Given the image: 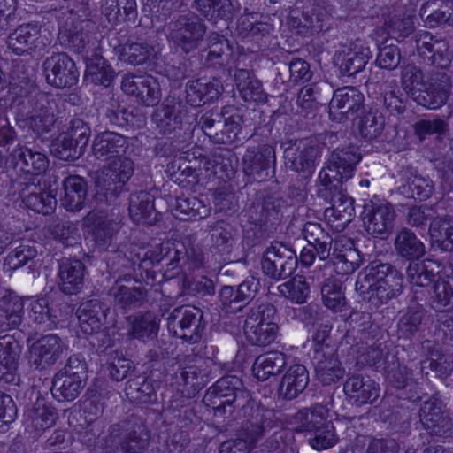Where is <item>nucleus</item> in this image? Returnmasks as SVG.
I'll return each instance as SVG.
<instances>
[{"mask_svg":"<svg viewBox=\"0 0 453 453\" xmlns=\"http://www.w3.org/2000/svg\"><path fill=\"white\" fill-rule=\"evenodd\" d=\"M403 289L402 274L389 264L373 262L358 273L356 280V290L359 296L374 307L396 298Z\"/></svg>","mask_w":453,"mask_h":453,"instance_id":"1","label":"nucleus"},{"mask_svg":"<svg viewBox=\"0 0 453 453\" xmlns=\"http://www.w3.org/2000/svg\"><path fill=\"white\" fill-rule=\"evenodd\" d=\"M242 381L235 376H225L211 387L204 401L214 410L215 415L232 413L236 408L256 409L250 401V393L242 388Z\"/></svg>","mask_w":453,"mask_h":453,"instance_id":"2","label":"nucleus"},{"mask_svg":"<svg viewBox=\"0 0 453 453\" xmlns=\"http://www.w3.org/2000/svg\"><path fill=\"white\" fill-rule=\"evenodd\" d=\"M273 412L264 407L257 406L245 421L242 422L233 441L222 443L221 453H249L264 437L267 429L273 426Z\"/></svg>","mask_w":453,"mask_h":453,"instance_id":"3","label":"nucleus"},{"mask_svg":"<svg viewBox=\"0 0 453 453\" xmlns=\"http://www.w3.org/2000/svg\"><path fill=\"white\" fill-rule=\"evenodd\" d=\"M275 317L276 308L272 303H264L251 307L243 325L247 341L260 347L273 342L278 333Z\"/></svg>","mask_w":453,"mask_h":453,"instance_id":"4","label":"nucleus"},{"mask_svg":"<svg viewBox=\"0 0 453 453\" xmlns=\"http://www.w3.org/2000/svg\"><path fill=\"white\" fill-rule=\"evenodd\" d=\"M149 437L141 421L113 424L108 429L105 453H142L148 445Z\"/></svg>","mask_w":453,"mask_h":453,"instance_id":"5","label":"nucleus"},{"mask_svg":"<svg viewBox=\"0 0 453 453\" xmlns=\"http://www.w3.org/2000/svg\"><path fill=\"white\" fill-rule=\"evenodd\" d=\"M361 160L357 147L348 145L334 150L326 166L319 173V183L331 188H336L353 176L356 165Z\"/></svg>","mask_w":453,"mask_h":453,"instance_id":"6","label":"nucleus"},{"mask_svg":"<svg viewBox=\"0 0 453 453\" xmlns=\"http://www.w3.org/2000/svg\"><path fill=\"white\" fill-rule=\"evenodd\" d=\"M134 172L133 160L125 155L108 162L96 173L95 183L97 193L106 199L116 197Z\"/></svg>","mask_w":453,"mask_h":453,"instance_id":"7","label":"nucleus"},{"mask_svg":"<svg viewBox=\"0 0 453 453\" xmlns=\"http://www.w3.org/2000/svg\"><path fill=\"white\" fill-rule=\"evenodd\" d=\"M168 40L185 53L198 48L206 33L202 19L193 14L179 15L167 26Z\"/></svg>","mask_w":453,"mask_h":453,"instance_id":"8","label":"nucleus"},{"mask_svg":"<svg viewBox=\"0 0 453 453\" xmlns=\"http://www.w3.org/2000/svg\"><path fill=\"white\" fill-rule=\"evenodd\" d=\"M202 320L203 312L200 309L182 305L173 310L167 319V327L174 336L195 343L200 340L205 327Z\"/></svg>","mask_w":453,"mask_h":453,"instance_id":"9","label":"nucleus"},{"mask_svg":"<svg viewBox=\"0 0 453 453\" xmlns=\"http://www.w3.org/2000/svg\"><path fill=\"white\" fill-rule=\"evenodd\" d=\"M319 194L328 200L331 206L325 210V217L336 229L342 230L351 222L354 214V200L343 190L342 184L336 188L320 185Z\"/></svg>","mask_w":453,"mask_h":453,"instance_id":"10","label":"nucleus"},{"mask_svg":"<svg viewBox=\"0 0 453 453\" xmlns=\"http://www.w3.org/2000/svg\"><path fill=\"white\" fill-rule=\"evenodd\" d=\"M263 272L279 280L290 276L297 267V257L294 250L280 242H273L265 250L261 260Z\"/></svg>","mask_w":453,"mask_h":453,"instance_id":"11","label":"nucleus"},{"mask_svg":"<svg viewBox=\"0 0 453 453\" xmlns=\"http://www.w3.org/2000/svg\"><path fill=\"white\" fill-rule=\"evenodd\" d=\"M284 158L289 168L297 173H311L319 157L317 141L311 138L289 139L282 143Z\"/></svg>","mask_w":453,"mask_h":453,"instance_id":"12","label":"nucleus"},{"mask_svg":"<svg viewBox=\"0 0 453 453\" xmlns=\"http://www.w3.org/2000/svg\"><path fill=\"white\" fill-rule=\"evenodd\" d=\"M452 80L444 71L429 74L421 90L413 93L418 104L428 109H438L444 105L451 93Z\"/></svg>","mask_w":453,"mask_h":453,"instance_id":"13","label":"nucleus"},{"mask_svg":"<svg viewBox=\"0 0 453 453\" xmlns=\"http://www.w3.org/2000/svg\"><path fill=\"white\" fill-rule=\"evenodd\" d=\"M172 245V249L167 247V256L169 257L167 271L176 270V272H173L171 277L176 276L180 273L188 275L203 265V253L198 244L191 242L190 240H186Z\"/></svg>","mask_w":453,"mask_h":453,"instance_id":"14","label":"nucleus"},{"mask_svg":"<svg viewBox=\"0 0 453 453\" xmlns=\"http://www.w3.org/2000/svg\"><path fill=\"white\" fill-rule=\"evenodd\" d=\"M395 211L388 202H374L365 205L363 222L365 231L384 239L393 229Z\"/></svg>","mask_w":453,"mask_h":453,"instance_id":"15","label":"nucleus"},{"mask_svg":"<svg viewBox=\"0 0 453 453\" xmlns=\"http://www.w3.org/2000/svg\"><path fill=\"white\" fill-rule=\"evenodd\" d=\"M43 70L49 84L58 88L74 85L79 72L74 61L66 53H56L43 62Z\"/></svg>","mask_w":453,"mask_h":453,"instance_id":"16","label":"nucleus"},{"mask_svg":"<svg viewBox=\"0 0 453 453\" xmlns=\"http://www.w3.org/2000/svg\"><path fill=\"white\" fill-rule=\"evenodd\" d=\"M364 95L355 87L336 89L329 104V117L342 122L354 117L364 106Z\"/></svg>","mask_w":453,"mask_h":453,"instance_id":"17","label":"nucleus"},{"mask_svg":"<svg viewBox=\"0 0 453 453\" xmlns=\"http://www.w3.org/2000/svg\"><path fill=\"white\" fill-rule=\"evenodd\" d=\"M47 42L42 39L41 26L37 23L19 25L7 39L8 48L16 55L22 56L42 50Z\"/></svg>","mask_w":453,"mask_h":453,"instance_id":"18","label":"nucleus"},{"mask_svg":"<svg viewBox=\"0 0 453 453\" xmlns=\"http://www.w3.org/2000/svg\"><path fill=\"white\" fill-rule=\"evenodd\" d=\"M121 89L126 94L134 96L137 102L145 106L157 105L161 99L159 82L151 75H125Z\"/></svg>","mask_w":453,"mask_h":453,"instance_id":"19","label":"nucleus"},{"mask_svg":"<svg viewBox=\"0 0 453 453\" xmlns=\"http://www.w3.org/2000/svg\"><path fill=\"white\" fill-rule=\"evenodd\" d=\"M63 349L64 343L57 334L44 335L30 344L29 362L35 369H47L58 360Z\"/></svg>","mask_w":453,"mask_h":453,"instance_id":"20","label":"nucleus"},{"mask_svg":"<svg viewBox=\"0 0 453 453\" xmlns=\"http://www.w3.org/2000/svg\"><path fill=\"white\" fill-rule=\"evenodd\" d=\"M313 362L316 378L323 385L335 383L345 374L333 347L321 346L314 350Z\"/></svg>","mask_w":453,"mask_h":453,"instance_id":"21","label":"nucleus"},{"mask_svg":"<svg viewBox=\"0 0 453 453\" xmlns=\"http://www.w3.org/2000/svg\"><path fill=\"white\" fill-rule=\"evenodd\" d=\"M128 149L127 137L115 132H102L96 135L92 143L94 157L102 162H110L124 156Z\"/></svg>","mask_w":453,"mask_h":453,"instance_id":"22","label":"nucleus"},{"mask_svg":"<svg viewBox=\"0 0 453 453\" xmlns=\"http://www.w3.org/2000/svg\"><path fill=\"white\" fill-rule=\"evenodd\" d=\"M58 418V413L52 405L42 397H38L33 405L26 411V428L34 437L41 435L52 427Z\"/></svg>","mask_w":453,"mask_h":453,"instance_id":"23","label":"nucleus"},{"mask_svg":"<svg viewBox=\"0 0 453 453\" xmlns=\"http://www.w3.org/2000/svg\"><path fill=\"white\" fill-rule=\"evenodd\" d=\"M334 270L338 274H349L360 265L361 259L354 243L345 236L333 240L331 254Z\"/></svg>","mask_w":453,"mask_h":453,"instance_id":"24","label":"nucleus"},{"mask_svg":"<svg viewBox=\"0 0 453 453\" xmlns=\"http://www.w3.org/2000/svg\"><path fill=\"white\" fill-rule=\"evenodd\" d=\"M418 418L423 427L431 434H438L450 426L449 418L444 410V405L437 398H430L421 403Z\"/></svg>","mask_w":453,"mask_h":453,"instance_id":"25","label":"nucleus"},{"mask_svg":"<svg viewBox=\"0 0 453 453\" xmlns=\"http://www.w3.org/2000/svg\"><path fill=\"white\" fill-rule=\"evenodd\" d=\"M343 390L350 402L357 405L372 403L380 396V387L372 380L352 375L344 383Z\"/></svg>","mask_w":453,"mask_h":453,"instance_id":"26","label":"nucleus"},{"mask_svg":"<svg viewBox=\"0 0 453 453\" xmlns=\"http://www.w3.org/2000/svg\"><path fill=\"white\" fill-rule=\"evenodd\" d=\"M370 57L371 52L368 47L355 42L338 52L335 56V63L342 75L350 77L364 70Z\"/></svg>","mask_w":453,"mask_h":453,"instance_id":"27","label":"nucleus"},{"mask_svg":"<svg viewBox=\"0 0 453 453\" xmlns=\"http://www.w3.org/2000/svg\"><path fill=\"white\" fill-rule=\"evenodd\" d=\"M109 308L97 299H91L81 304L78 320L81 330L86 334L100 333L106 323Z\"/></svg>","mask_w":453,"mask_h":453,"instance_id":"28","label":"nucleus"},{"mask_svg":"<svg viewBox=\"0 0 453 453\" xmlns=\"http://www.w3.org/2000/svg\"><path fill=\"white\" fill-rule=\"evenodd\" d=\"M274 148L268 144L261 145L257 150H247L242 157V168L246 175L264 178L271 164H275Z\"/></svg>","mask_w":453,"mask_h":453,"instance_id":"29","label":"nucleus"},{"mask_svg":"<svg viewBox=\"0 0 453 453\" xmlns=\"http://www.w3.org/2000/svg\"><path fill=\"white\" fill-rule=\"evenodd\" d=\"M222 91L223 85L219 80L201 78L187 83L186 98L190 105L197 107L218 98Z\"/></svg>","mask_w":453,"mask_h":453,"instance_id":"30","label":"nucleus"},{"mask_svg":"<svg viewBox=\"0 0 453 453\" xmlns=\"http://www.w3.org/2000/svg\"><path fill=\"white\" fill-rule=\"evenodd\" d=\"M85 266L78 259L64 258L58 266V286L67 295L78 293L83 287Z\"/></svg>","mask_w":453,"mask_h":453,"instance_id":"31","label":"nucleus"},{"mask_svg":"<svg viewBox=\"0 0 453 453\" xmlns=\"http://www.w3.org/2000/svg\"><path fill=\"white\" fill-rule=\"evenodd\" d=\"M419 15L430 28L453 26V0H427L422 4Z\"/></svg>","mask_w":453,"mask_h":453,"instance_id":"32","label":"nucleus"},{"mask_svg":"<svg viewBox=\"0 0 453 453\" xmlns=\"http://www.w3.org/2000/svg\"><path fill=\"white\" fill-rule=\"evenodd\" d=\"M62 189L61 205L67 211H79L85 206L88 185L83 178L78 175H70L65 178L62 182Z\"/></svg>","mask_w":453,"mask_h":453,"instance_id":"33","label":"nucleus"},{"mask_svg":"<svg viewBox=\"0 0 453 453\" xmlns=\"http://www.w3.org/2000/svg\"><path fill=\"white\" fill-rule=\"evenodd\" d=\"M24 303L22 299L13 291L6 290L0 298L2 332L14 329L22 320Z\"/></svg>","mask_w":453,"mask_h":453,"instance_id":"34","label":"nucleus"},{"mask_svg":"<svg viewBox=\"0 0 453 453\" xmlns=\"http://www.w3.org/2000/svg\"><path fill=\"white\" fill-rule=\"evenodd\" d=\"M236 88L245 102L265 103L267 95L262 82L246 69H237L234 74Z\"/></svg>","mask_w":453,"mask_h":453,"instance_id":"35","label":"nucleus"},{"mask_svg":"<svg viewBox=\"0 0 453 453\" xmlns=\"http://www.w3.org/2000/svg\"><path fill=\"white\" fill-rule=\"evenodd\" d=\"M19 354V345L12 337H0V381L14 380Z\"/></svg>","mask_w":453,"mask_h":453,"instance_id":"36","label":"nucleus"},{"mask_svg":"<svg viewBox=\"0 0 453 453\" xmlns=\"http://www.w3.org/2000/svg\"><path fill=\"white\" fill-rule=\"evenodd\" d=\"M129 215L137 224L152 225L157 220L154 198L146 191L134 192L129 197Z\"/></svg>","mask_w":453,"mask_h":453,"instance_id":"37","label":"nucleus"},{"mask_svg":"<svg viewBox=\"0 0 453 453\" xmlns=\"http://www.w3.org/2000/svg\"><path fill=\"white\" fill-rule=\"evenodd\" d=\"M12 156L17 165H19L22 171L28 173L41 174L49 166L47 156L35 147L19 146L13 150Z\"/></svg>","mask_w":453,"mask_h":453,"instance_id":"38","label":"nucleus"},{"mask_svg":"<svg viewBox=\"0 0 453 453\" xmlns=\"http://www.w3.org/2000/svg\"><path fill=\"white\" fill-rule=\"evenodd\" d=\"M309 382V374L304 365L295 364L284 374L279 392L285 399L292 400L302 393Z\"/></svg>","mask_w":453,"mask_h":453,"instance_id":"39","label":"nucleus"},{"mask_svg":"<svg viewBox=\"0 0 453 453\" xmlns=\"http://www.w3.org/2000/svg\"><path fill=\"white\" fill-rule=\"evenodd\" d=\"M127 335L133 339L145 340L157 335L159 328L157 316L150 311L136 313L127 318Z\"/></svg>","mask_w":453,"mask_h":453,"instance_id":"40","label":"nucleus"},{"mask_svg":"<svg viewBox=\"0 0 453 453\" xmlns=\"http://www.w3.org/2000/svg\"><path fill=\"white\" fill-rule=\"evenodd\" d=\"M441 273V265L431 259L411 263L406 270L407 279L414 288H426L435 281Z\"/></svg>","mask_w":453,"mask_h":453,"instance_id":"41","label":"nucleus"},{"mask_svg":"<svg viewBox=\"0 0 453 453\" xmlns=\"http://www.w3.org/2000/svg\"><path fill=\"white\" fill-rule=\"evenodd\" d=\"M302 233L320 260H326L330 257L333 238L319 223L307 222Z\"/></svg>","mask_w":453,"mask_h":453,"instance_id":"42","label":"nucleus"},{"mask_svg":"<svg viewBox=\"0 0 453 453\" xmlns=\"http://www.w3.org/2000/svg\"><path fill=\"white\" fill-rule=\"evenodd\" d=\"M286 365V356L281 352H269L258 356L253 364L254 376L259 380H266L278 375Z\"/></svg>","mask_w":453,"mask_h":453,"instance_id":"43","label":"nucleus"},{"mask_svg":"<svg viewBox=\"0 0 453 453\" xmlns=\"http://www.w3.org/2000/svg\"><path fill=\"white\" fill-rule=\"evenodd\" d=\"M85 383L80 380L57 372L50 388L52 396L58 402H71L76 399L83 389Z\"/></svg>","mask_w":453,"mask_h":453,"instance_id":"44","label":"nucleus"},{"mask_svg":"<svg viewBox=\"0 0 453 453\" xmlns=\"http://www.w3.org/2000/svg\"><path fill=\"white\" fill-rule=\"evenodd\" d=\"M55 103L43 96L32 111L28 119V125L36 134L48 133L55 123Z\"/></svg>","mask_w":453,"mask_h":453,"instance_id":"45","label":"nucleus"},{"mask_svg":"<svg viewBox=\"0 0 453 453\" xmlns=\"http://www.w3.org/2000/svg\"><path fill=\"white\" fill-rule=\"evenodd\" d=\"M297 432L312 433L327 421V410L322 404H314L300 410L295 416Z\"/></svg>","mask_w":453,"mask_h":453,"instance_id":"46","label":"nucleus"},{"mask_svg":"<svg viewBox=\"0 0 453 453\" xmlns=\"http://www.w3.org/2000/svg\"><path fill=\"white\" fill-rule=\"evenodd\" d=\"M102 12L112 25L130 20L136 15V1L104 0Z\"/></svg>","mask_w":453,"mask_h":453,"instance_id":"47","label":"nucleus"},{"mask_svg":"<svg viewBox=\"0 0 453 453\" xmlns=\"http://www.w3.org/2000/svg\"><path fill=\"white\" fill-rule=\"evenodd\" d=\"M395 249L399 256L407 259H418L425 254V246L408 228H403L395 238Z\"/></svg>","mask_w":453,"mask_h":453,"instance_id":"48","label":"nucleus"},{"mask_svg":"<svg viewBox=\"0 0 453 453\" xmlns=\"http://www.w3.org/2000/svg\"><path fill=\"white\" fill-rule=\"evenodd\" d=\"M173 211L181 220L201 219L210 214L211 207L196 196L178 197Z\"/></svg>","mask_w":453,"mask_h":453,"instance_id":"49","label":"nucleus"},{"mask_svg":"<svg viewBox=\"0 0 453 453\" xmlns=\"http://www.w3.org/2000/svg\"><path fill=\"white\" fill-rule=\"evenodd\" d=\"M29 317L36 324L42 325L46 329H52L58 325V311L46 298L32 300L29 303Z\"/></svg>","mask_w":453,"mask_h":453,"instance_id":"50","label":"nucleus"},{"mask_svg":"<svg viewBox=\"0 0 453 453\" xmlns=\"http://www.w3.org/2000/svg\"><path fill=\"white\" fill-rule=\"evenodd\" d=\"M431 306L436 311L453 308V276H438L433 287Z\"/></svg>","mask_w":453,"mask_h":453,"instance_id":"51","label":"nucleus"},{"mask_svg":"<svg viewBox=\"0 0 453 453\" xmlns=\"http://www.w3.org/2000/svg\"><path fill=\"white\" fill-rule=\"evenodd\" d=\"M116 304L122 308H136L141 306L146 298L142 288L127 287L116 282L110 290Z\"/></svg>","mask_w":453,"mask_h":453,"instance_id":"52","label":"nucleus"},{"mask_svg":"<svg viewBox=\"0 0 453 453\" xmlns=\"http://www.w3.org/2000/svg\"><path fill=\"white\" fill-rule=\"evenodd\" d=\"M157 51L148 42H132L123 46L120 59L132 65H139L156 58Z\"/></svg>","mask_w":453,"mask_h":453,"instance_id":"53","label":"nucleus"},{"mask_svg":"<svg viewBox=\"0 0 453 453\" xmlns=\"http://www.w3.org/2000/svg\"><path fill=\"white\" fill-rule=\"evenodd\" d=\"M114 75V70L103 57L94 55L88 59L85 77L91 82L108 87Z\"/></svg>","mask_w":453,"mask_h":453,"instance_id":"54","label":"nucleus"},{"mask_svg":"<svg viewBox=\"0 0 453 453\" xmlns=\"http://www.w3.org/2000/svg\"><path fill=\"white\" fill-rule=\"evenodd\" d=\"M157 382H152L144 376H137L127 384V394L142 403H153L157 401L156 393Z\"/></svg>","mask_w":453,"mask_h":453,"instance_id":"55","label":"nucleus"},{"mask_svg":"<svg viewBox=\"0 0 453 453\" xmlns=\"http://www.w3.org/2000/svg\"><path fill=\"white\" fill-rule=\"evenodd\" d=\"M23 203L34 211L49 214L55 209L57 199L51 191L41 190L35 187L34 190L24 195Z\"/></svg>","mask_w":453,"mask_h":453,"instance_id":"56","label":"nucleus"},{"mask_svg":"<svg viewBox=\"0 0 453 453\" xmlns=\"http://www.w3.org/2000/svg\"><path fill=\"white\" fill-rule=\"evenodd\" d=\"M230 47L227 40L216 33L208 36V49L205 62L208 65H224L227 63Z\"/></svg>","mask_w":453,"mask_h":453,"instance_id":"57","label":"nucleus"},{"mask_svg":"<svg viewBox=\"0 0 453 453\" xmlns=\"http://www.w3.org/2000/svg\"><path fill=\"white\" fill-rule=\"evenodd\" d=\"M103 424L100 421L89 422L81 433V441L93 453H105L108 433L102 434Z\"/></svg>","mask_w":453,"mask_h":453,"instance_id":"58","label":"nucleus"},{"mask_svg":"<svg viewBox=\"0 0 453 453\" xmlns=\"http://www.w3.org/2000/svg\"><path fill=\"white\" fill-rule=\"evenodd\" d=\"M278 289L283 296L298 304L306 303L310 296V284L302 275H296L290 280L280 284Z\"/></svg>","mask_w":453,"mask_h":453,"instance_id":"59","label":"nucleus"},{"mask_svg":"<svg viewBox=\"0 0 453 453\" xmlns=\"http://www.w3.org/2000/svg\"><path fill=\"white\" fill-rule=\"evenodd\" d=\"M82 24L78 22L63 27L58 35V40L61 45L74 52L81 53L86 47V40L82 33Z\"/></svg>","mask_w":453,"mask_h":453,"instance_id":"60","label":"nucleus"},{"mask_svg":"<svg viewBox=\"0 0 453 453\" xmlns=\"http://www.w3.org/2000/svg\"><path fill=\"white\" fill-rule=\"evenodd\" d=\"M51 152L59 159L73 161L79 158L83 151L72 141L65 133L58 134L51 142Z\"/></svg>","mask_w":453,"mask_h":453,"instance_id":"61","label":"nucleus"},{"mask_svg":"<svg viewBox=\"0 0 453 453\" xmlns=\"http://www.w3.org/2000/svg\"><path fill=\"white\" fill-rule=\"evenodd\" d=\"M176 104H163L156 113V122L160 132L168 134L180 127L181 117Z\"/></svg>","mask_w":453,"mask_h":453,"instance_id":"62","label":"nucleus"},{"mask_svg":"<svg viewBox=\"0 0 453 453\" xmlns=\"http://www.w3.org/2000/svg\"><path fill=\"white\" fill-rule=\"evenodd\" d=\"M321 294L325 306L334 312H342L345 310L346 300L340 284L334 280H326L321 288Z\"/></svg>","mask_w":453,"mask_h":453,"instance_id":"63","label":"nucleus"},{"mask_svg":"<svg viewBox=\"0 0 453 453\" xmlns=\"http://www.w3.org/2000/svg\"><path fill=\"white\" fill-rule=\"evenodd\" d=\"M36 255L37 250L34 245L20 244L7 255L4 263V268L8 272H14L33 260Z\"/></svg>","mask_w":453,"mask_h":453,"instance_id":"64","label":"nucleus"}]
</instances>
